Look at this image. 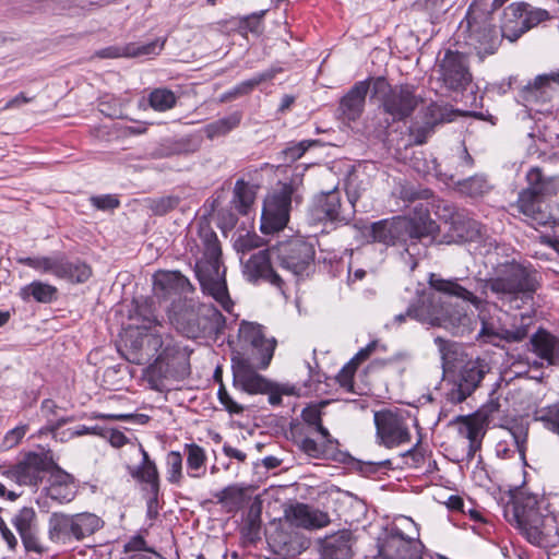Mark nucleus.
Wrapping results in <instances>:
<instances>
[{
	"label": "nucleus",
	"mask_w": 559,
	"mask_h": 559,
	"mask_svg": "<svg viewBox=\"0 0 559 559\" xmlns=\"http://www.w3.org/2000/svg\"><path fill=\"white\" fill-rule=\"evenodd\" d=\"M199 240L202 258L195 263V275L204 294L210 295L227 312L233 309L225 280V269H222V248L216 233L209 224L199 227Z\"/></svg>",
	"instance_id": "f257e3e1"
},
{
	"label": "nucleus",
	"mask_w": 559,
	"mask_h": 559,
	"mask_svg": "<svg viewBox=\"0 0 559 559\" xmlns=\"http://www.w3.org/2000/svg\"><path fill=\"white\" fill-rule=\"evenodd\" d=\"M456 35L479 59L495 55L503 39L493 23L492 9L485 0H474L471 3Z\"/></svg>",
	"instance_id": "f03ea898"
},
{
	"label": "nucleus",
	"mask_w": 559,
	"mask_h": 559,
	"mask_svg": "<svg viewBox=\"0 0 559 559\" xmlns=\"http://www.w3.org/2000/svg\"><path fill=\"white\" fill-rule=\"evenodd\" d=\"M527 187L523 189L516 201L518 211L533 226H545L549 223L559 224L546 202L559 192V178H545L539 168H532L526 174Z\"/></svg>",
	"instance_id": "7ed1b4c3"
},
{
	"label": "nucleus",
	"mask_w": 559,
	"mask_h": 559,
	"mask_svg": "<svg viewBox=\"0 0 559 559\" xmlns=\"http://www.w3.org/2000/svg\"><path fill=\"white\" fill-rule=\"evenodd\" d=\"M435 230L436 224L426 212L415 218L399 216L374 222L367 228L366 236L385 246L406 245V250L409 251L417 241L430 239Z\"/></svg>",
	"instance_id": "20e7f679"
},
{
	"label": "nucleus",
	"mask_w": 559,
	"mask_h": 559,
	"mask_svg": "<svg viewBox=\"0 0 559 559\" xmlns=\"http://www.w3.org/2000/svg\"><path fill=\"white\" fill-rule=\"evenodd\" d=\"M537 273L534 269L520 263H508L499 275L487 281L486 286L501 301H507L520 308V301L526 302L533 298L538 288Z\"/></svg>",
	"instance_id": "39448f33"
},
{
	"label": "nucleus",
	"mask_w": 559,
	"mask_h": 559,
	"mask_svg": "<svg viewBox=\"0 0 559 559\" xmlns=\"http://www.w3.org/2000/svg\"><path fill=\"white\" fill-rule=\"evenodd\" d=\"M105 435L104 438L108 439L114 448L129 445L123 452L129 475L139 484L146 485L156 498L159 491V473L156 463L151 460L143 445L138 441L131 442L123 432L116 429H105Z\"/></svg>",
	"instance_id": "423d86ee"
},
{
	"label": "nucleus",
	"mask_w": 559,
	"mask_h": 559,
	"mask_svg": "<svg viewBox=\"0 0 559 559\" xmlns=\"http://www.w3.org/2000/svg\"><path fill=\"white\" fill-rule=\"evenodd\" d=\"M415 320L433 326H442L453 334L463 335L473 330L474 320L463 308L443 307L435 296L421 298L408 307Z\"/></svg>",
	"instance_id": "0eeeda50"
},
{
	"label": "nucleus",
	"mask_w": 559,
	"mask_h": 559,
	"mask_svg": "<svg viewBox=\"0 0 559 559\" xmlns=\"http://www.w3.org/2000/svg\"><path fill=\"white\" fill-rule=\"evenodd\" d=\"M104 522L94 513L68 514L53 512L48 521V538L56 544L70 545L90 537Z\"/></svg>",
	"instance_id": "6e6552de"
},
{
	"label": "nucleus",
	"mask_w": 559,
	"mask_h": 559,
	"mask_svg": "<svg viewBox=\"0 0 559 559\" xmlns=\"http://www.w3.org/2000/svg\"><path fill=\"white\" fill-rule=\"evenodd\" d=\"M373 90L376 94L381 95L380 107L392 122L404 121L424 102L414 86L408 84L391 86L382 76L373 81Z\"/></svg>",
	"instance_id": "1a4fd4ad"
},
{
	"label": "nucleus",
	"mask_w": 559,
	"mask_h": 559,
	"mask_svg": "<svg viewBox=\"0 0 559 559\" xmlns=\"http://www.w3.org/2000/svg\"><path fill=\"white\" fill-rule=\"evenodd\" d=\"M418 536L415 522L402 516L380 545L377 559H423Z\"/></svg>",
	"instance_id": "9d476101"
},
{
	"label": "nucleus",
	"mask_w": 559,
	"mask_h": 559,
	"mask_svg": "<svg viewBox=\"0 0 559 559\" xmlns=\"http://www.w3.org/2000/svg\"><path fill=\"white\" fill-rule=\"evenodd\" d=\"M310 405L302 409L301 418L307 426L317 431L321 441H317L308 435L299 436L296 440L298 449L307 456L316 460L328 459L332 456L340 447L337 439L333 438L328 428L322 425V406Z\"/></svg>",
	"instance_id": "9b49d317"
},
{
	"label": "nucleus",
	"mask_w": 559,
	"mask_h": 559,
	"mask_svg": "<svg viewBox=\"0 0 559 559\" xmlns=\"http://www.w3.org/2000/svg\"><path fill=\"white\" fill-rule=\"evenodd\" d=\"M147 348L157 354L154 367L164 376L183 373L189 364V352L169 334L152 333L147 336Z\"/></svg>",
	"instance_id": "f8f14e48"
},
{
	"label": "nucleus",
	"mask_w": 559,
	"mask_h": 559,
	"mask_svg": "<svg viewBox=\"0 0 559 559\" xmlns=\"http://www.w3.org/2000/svg\"><path fill=\"white\" fill-rule=\"evenodd\" d=\"M549 19L547 10L534 8L525 2H513L503 11L500 33L502 38L514 43L524 33Z\"/></svg>",
	"instance_id": "ddd939ff"
},
{
	"label": "nucleus",
	"mask_w": 559,
	"mask_h": 559,
	"mask_svg": "<svg viewBox=\"0 0 559 559\" xmlns=\"http://www.w3.org/2000/svg\"><path fill=\"white\" fill-rule=\"evenodd\" d=\"M278 265L295 276L304 275L314 261V247L301 237H294L271 247Z\"/></svg>",
	"instance_id": "4468645a"
},
{
	"label": "nucleus",
	"mask_w": 559,
	"mask_h": 559,
	"mask_svg": "<svg viewBox=\"0 0 559 559\" xmlns=\"http://www.w3.org/2000/svg\"><path fill=\"white\" fill-rule=\"evenodd\" d=\"M376 439L386 449L397 448L412 440L405 413L400 409H381L374 413Z\"/></svg>",
	"instance_id": "2eb2a0df"
},
{
	"label": "nucleus",
	"mask_w": 559,
	"mask_h": 559,
	"mask_svg": "<svg viewBox=\"0 0 559 559\" xmlns=\"http://www.w3.org/2000/svg\"><path fill=\"white\" fill-rule=\"evenodd\" d=\"M537 504L538 496L524 491H522L514 501V514L518 522L530 527L534 540L540 539L542 537H549L552 533H558V528L555 525V516L547 514L540 518L537 512Z\"/></svg>",
	"instance_id": "dca6fc26"
},
{
	"label": "nucleus",
	"mask_w": 559,
	"mask_h": 559,
	"mask_svg": "<svg viewBox=\"0 0 559 559\" xmlns=\"http://www.w3.org/2000/svg\"><path fill=\"white\" fill-rule=\"evenodd\" d=\"M439 80L453 92L463 93L473 86V75L466 55L460 51L445 50L437 64Z\"/></svg>",
	"instance_id": "f3484780"
},
{
	"label": "nucleus",
	"mask_w": 559,
	"mask_h": 559,
	"mask_svg": "<svg viewBox=\"0 0 559 559\" xmlns=\"http://www.w3.org/2000/svg\"><path fill=\"white\" fill-rule=\"evenodd\" d=\"M292 195L293 187L283 185L265 199L261 216L262 233H275L286 226L292 207Z\"/></svg>",
	"instance_id": "a211bd4d"
},
{
	"label": "nucleus",
	"mask_w": 559,
	"mask_h": 559,
	"mask_svg": "<svg viewBox=\"0 0 559 559\" xmlns=\"http://www.w3.org/2000/svg\"><path fill=\"white\" fill-rule=\"evenodd\" d=\"M489 371L490 365L485 358L466 361L460 369L454 386L448 393V400L455 404L462 403L479 386Z\"/></svg>",
	"instance_id": "6ab92c4d"
},
{
	"label": "nucleus",
	"mask_w": 559,
	"mask_h": 559,
	"mask_svg": "<svg viewBox=\"0 0 559 559\" xmlns=\"http://www.w3.org/2000/svg\"><path fill=\"white\" fill-rule=\"evenodd\" d=\"M51 465L52 460L47 454L29 452L22 461L10 467L7 475L20 486H37Z\"/></svg>",
	"instance_id": "aec40b11"
},
{
	"label": "nucleus",
	"mask_w": 559,
	"mask_h": 559,
	"mask_svg": "<svg viewBox=\"0 0 559 559\" xmlns=\"http://www.w3.org/2000/svg\"><path fill=\"white\" fill-rule=\"evenodd\" d=\"M274 259L271 248L260 250L243 262V275L250 283L264 281L271 285L282 288L283 280L273 269L271 260Z\"/></svg>",
	"instance_id": "412c9836"
},
{
	"label": "nucleus",
	"mask_w": 559,
	"mask_h": 559,
	"mask_svg": "<svg viewBox=\"0 0 559 559\" xmlns=\"http://www.w3.org/2000/svg\"><path fill=\"white\" fill-rule=\"evenodd\" d=\"M239 337L243 343L253 347L260 357L261 366L263 368L267 367L276 347V340L266 337L261 324L246 321L240 324Z\"/></svg>",
	"instance_id": "4be33fe9"
},
{
	"label": "nucleus",
	"mask_w": 559,
	"mask_h": 559,
	"mask_svg": "<svg viewBox=\"0 0 559 559\" xmlns=\"http://www.w3.org/2000/svg\"><path fill=\"white\" fill-rule=\"evenodd\" d=\"M559 86V70L537 75L533 82L524 85L519 97L524 106L528 107L537 103H546Z\"/></svg>",
	"instance_id": "5701e85b"
},
{
	"label": "nucleus",
	"mask_w": 559,
	"mask_h": 559,
	"mask_svg": "<svg viewBox=\"0 0 559 559\" xmlns=\"http://www.w3.org/2000/svg\"><path fill=\"white\" fill-rule=\"evenodd\" d=\"M433 163V170L437 176L455 183L457 181L455 180L456 177L464 175L473 167L474 159L465 146H457L442 162L437 163L435 160Z\"/></svg>",
	"instance_id": "b1692460"
},
{
	"label": "nucleus",
	"mask_w": 559,
	"mask_h": 559,
	"mask_svg": "<svg viewBox=\"0 0 559 559\" xmlns=\"http://www.w3.org/2000/svg\"><path fill=\"white\" fill-rule=\"evenodd\" d=\"M285 516L292 525L307 530L322 528L330 524L326 512L299 502L290 506L285 511Z\"/></svg>",
	"instance_id": "393cba45"
},
{
	"label": "nucleus",
	"mask_w": 559,
	"mask_h": 559,
	"mask_svg": "<svg viewBox=\"0 0 559 559\" xmlns=\"http://www.w3.org/2000/svg\"><path fill=\"white\" fill-rule=\"evenodd\" d=\"M153 289L157 297L168 298L192 292L189 280L178 271H158L153 276Z\"/></svg>",
	"instance_id": "a878e982"
},
{
	"label": "nucleus",
	"mask_w": 559,
	"mask_h": 559,
	"mask_svg": "<svg viewBox=\"0 0 559 559\" xmlns=\"http://www.w3.org/2000/svg\"><path fill=\"white\" fill-rule=\"evenodd\" d=\"M370 82L371 79L356 82L341 98L338 110L345 119L356 121L360 118L365 109L367 94L370 90Z\"/></svg>",
	"instance_id": "bb28decb"
},
{
	"label": "nucleus",
	"mask_w": 559,
	"mask_h": 559,
	"mask_svg": "<svg viewBox=\"0 0 559 559\" xmlns=\"http://www.w3.org/2000/svg\"><path fill=\"white\" fill-rule=\"evenodd\" d=\"M313 219L333 223H347L348 218L343 214L341 207V193L338 190H332L321 193L314 200L311 209Z\"/></svg>",
	"instance_id": "cd10ccee"
},
{
	"label": "nucleus",
	"mask_w": 559,
	"mask_h": 559,
	"mask_svg": "<svg viewBox=\"0 0 559 559\" xmlns=\"http://www.w3.org/2000/svg\"><path fill=\"white\" fill-rule=\"evenodd\" d=\"M429 284L439 293L469 302L478 312H483L488 306L485 299L476 296L468 287L461 285L457 278L444 280L431 275Z\"/></svg>",
	"instance_id": "c85d7f7f"
},
{
	"label": "nucleus",
	"mask_w": 559,
	"mask_h": 559,
	"mask_svg": "<svg viewBox=\"0 0 559 559\" xmlns=\"http://www.w3.org/2000/svg\"><path fill=\"white\" fill-rule=\"evenodd\" d=\"M533 353L548 365L559 366V337L539 329L531 337Z\"/></svg>",
	"instance_id": "c756f323"
},
{
	"label": "nucleus",
	"mask_w": 559,
	"mask_h": 559,
	"mask_svg": "<svg viewBox=\"0 0 559 559\" xmlns=\"http://www.w3.org/2000/svg\"><path fill=\"white\" fill-rule=\"evenodd\" d=\"M165 39H155L147 44L130 43L121 47H108L99 52L103 58L151 57L157 56L164 48Z\"/></svg>",
	"instance_id": "7c9ffc66"
},
{
	"label": "nucleus",
	"mask_w": 559,
	"mask_h": 559,
	"mask_svg": "<svg viewBox=\"0 0 559 559\" xmlns=\"http://www.w3.org/2000/svg\"><path fill=\"white\" fill-rule=\"evenodd\" d=\"M269 382L249 366L240 365L234 369V386L248 394L267 392Z\"/></svg>",
	"instance_id": "2f4dec72"
},
{
	"label": "nucleus",
	"mask_w": 559,
	"mask_h": 559,
	"mask_svg": "<svg viewBox=\"0 0 559 559\" xmlns=\"http://www.w3.org/2000/svg\"><path fill=\"white\" fill-rule=\"evenodd\" d=\"M483 312H478L481 321V329L478 336L487 342H493L495 338L504 340L507 342H521L527 336V328L520 325L514 329L498 328L489 322Z\"/></svg>",
	"instance_id": "473e14b6"
},
{
	"label": "nucleus",
	"mask_w": 559,
	"mask_h": 559,
	"mask_svg": "<svg viewBox=\"0 0 559 559\" xmlns=\"http://www.w3.org/2000/svg\"><path fill=\"white\" fill-rule=\"evenodd\" d=\"M92 275L91 267L79 260L70 261L63 254H58L55 276L71 283H84Z\"/></svg>",
	"instance_id": "72a5a7b5"
},
{
	"label": "nucleus",
	"mask_w": 559,
	"mask_h": 559,
	"mask_svg": "<svg viewBox=\"0 0 559 559\" xmlns=\"http://www.w3.org/2000/svg\"><path fill=\"white\" fill-rule=\"evenodd\" d=\"M282 72V68L278 67H272L261 73H258L253 75L251 79L246 80L234 86L233 90L227 92L223 99H231L237 98L239 96L248 95L250 94L257 86H259L261 83L271 81L276 76L277 73Z\"/></svg>",
	"instance_id": "f704fd0d"
},
{
	"label": "nucleus",
	"mask_w": 559,
	"mask_h": 559,
	"mask_svg": "<svg viewBox=\"0 0 559 559\" xmlns=\"http://www.w3.org/2000/svg\"><path fill=\"white\" fill-rule=\"evenodd\" d=\"M350 534L342 532L326 539L323 546L324 557L328 559H347L352 557Z\"/></svg>",
	"instance_id": "c9c22d12"
},
{
	"label": "nucleus",
	"mask_w": 559,
	"mask_h": 559,
	"mask_svg": "<svg viewBox=\"0 0 559 559\" xmlns=\"http://www.w3.org/2000/svg\"><path fill=\"white\" fill-rule=\"evenodd\" d=\"M255 200V187L238 179L233 191L231 203L234 207L241 214L247 215Z\"/></svg>",
	"instance_id": "e433bc0d"
},
{
	"label": "nucleus",
	"mask_w": 559,
	"mask_h": 559,
	"mask_svg": "<svg viewBox=\"0 0 559 559\" xmlns=\"http://www.w3.org/2000/svg\"><path fill=\"white\" fill-rule=\"evenodd\" d=\"M20 296L24 300L32 297L37 302L50 304L57 299L58 289L50 284L34 281L21 288Z\"/></svg>",
	"instance_id": "4c0bfd02"
},
{
	"label": "nucleus",
	"mask_w": 559,
	"mask_h": 559,
	"mask_svg": "<svg viewBox=\"0 0 559 559\" xmlns=\"http://www.w3.org/2000/svg\"><path fill=\"white\" fill-rule=\"evenodd\" d=\"M187 456V471L191 478H201L205 474L206 453L197 443L185 444Z\"/></svg>",
	"instance_id": "58836bf2"
},
{
	"label": "nucleus",
	"mask_w": 559,
	"mask_h": 559,
	"mask_svg": "<svg viewBox=\"0 0 559 559\" xmlns=\"http://www.w3.org/2000/svg\"><path fill=\"white\" fill-rule=\"evenodd\" d=\"M241 118V112L235 111L226 117L219 118L206 124L204 127V133L210 140L226 135L240 124Z\"/></svg>",
	"instance_id": "ea45409f"
},
{
	"label": "nucleus",
	"mask_w": 559,
	"mask_h": 559,
	"mask_svg": "<svg viewBox=\"0 0 559 559\" xmlns=\"http://www.w3.org/2000/svg\"><path fill=\"white\" fill-rule=\"evenodd\" d=\"M457 190L471 198L483 197L491 189V185L484 175H475L455 182Z\"/></svg>",
	"instance_id": "a19ab883"
},
{
	"label": "nucleus",
	"mask_w": 559,
	"mask_h": 559,
	"mask_svg": "<svg viewBox=\"0 0 559 559\" xmlns=\"http://www.w3.org/2000/svg\"><path fill=\"white\" fill-rule=\"evenodd\" d=\"M72 477L68 473L58 471L52 475L51 485L48 488V496L59 501H70L73 496L71 488Z\"/></svg>",
	"instance_id": "79ce46f5"
},
{
	"label": "nucleus",
	"mask_w": 559,
	"mask_h": 559,
	"mask_svg": "<svg viewBox=\"0 0 559 559\" xmlns=\"http://www.w3.org/2000/svg\"><path fill=\"white\" fill-rule=\"evenodd\" d=\"M57 409L58 405L53 400L46 399L41 402L40 412L41 415L46 418L47 425L40 429V433H51L53 437H57L58 429L73 420L72 417H61L57 420H53L52 416L56 415Z\"/></svg>",
	"instance_id": "37998d69"
},
{
	"label": "nucleus",
	"mask_w": 559,
	"mask_h": 559,
	"mask_svg": "<svg viewBox=\"0 0 559 559\" xmlns=\"http://www.w3.org/2000/svg\"><path fill=\"white\" fill-rule=\"evenodd\" d=\"M414 7L435 24L441 21L451 5L447 0H416Z\"/></svg>",
	"instance_id": "c03bdc74"
},
{
	"label": "nucleus",
	"mask_w": 559,
	"mask_h": 559,
	"mask_svg": "<svg viewBox=\"0 0 559 559\" xmlns=\"http://www.w3.org/2000/svg\"><path fill=\"white\" fill-rule=\"evenodd\" d=\"M435 342L439 347L443 370L449 372L455 369V361L460 352L459 345L441 337H437Z\"/></svg>",
	"instance_id": "a18cd8bd"
},
{
	"label": "nucleus",
	"mask_w": 559,
	"mask_h": 559,
	"mask_svg": "<svg viewBox=\"0 0 559 559\" xmlns=\"http://www.w3.org/2000/svg\"><path fill=\"white\" fill-rule=\"evenodd\" d=\"M177 97L167 88H155L148 96L150 106L156 111H167L175 107Z\"/></svg>",
	"instance_id": "49530a36"
},
{
	"label": "nucleus",
	"mask_w": 559,
	"mask_h": 559,
	"mask_svg": "<svg viewBox=\"0 0 559 559\" xmlns=\"http://www.w3.org/2000/svg\"><path fill=\"white\" fill-rule=\"evenodd\" d=\"M166 478L173 485L182 483V455L178 451H170L166 456Z\"/></svg>",
	"instance_id": "de8ad7c7"
},
{
	"label": "nucleus",
	"mask_w": 559,
	"mask_h": 559,
	"mask_svg": "<svg viewBox=\"0 0 559 559\" xmlns=\"http://www.w3.org/2000/svg\"><path fill=\"white\" fill-rule=\"evenodd\" d=\"M180 203V198L177 195H164L159 198H151L146 200L147 209L154 215H166L174 211Z\"/></svg>",
	"instance_id": "09e8293b"
},
{
	"label": "nucleus",
	"mask_w": 559,
	"mask_h": 559,
	"mask_svg": "<svg viewBox=\"0 0 559 559\" xmlns=\"http://www.w3.org/2000/svg\"><path fill=\"white\" fill-rule=\"evenodd\" d=\"M13 524L19 534L37 530V516L33 508H22L13 519Z\"/></svg>",
	"instance_id": "8fccbe9b"
},
{
	"label": "nucleus",
	"mask_w": 559,
	"mask_h": 559,
	"mask_svg": "<svg viewBox=\"0 0 559 559\" xmlns=\"http://www.w3.org/2000/svg\"><path fill=\"white\" fill-rule=\"evenodd\" d=\"M150 334H145L139 338H135L130 344V349L128 355H126V358L135 365H142L145 359L152 355V350L147 348V336Z\"/></svg>",
	"instance_id": "3c124183"
},
{
	"label": "nucleus",
	"mask_w": 559,
	"mask_h": 559,
	"mask_svg": "<svg viewBox=\"0 0 559 559\" xmlns=\"http://www.w3.org/2000/svg\"><path fill=\"white\" fill-rule=\"evenodd\" d=\"M57 261L58 254L53 257H26L19 259L21 264L27 265L44 273H50L52 275L56 273Z\"/></svg>",
	"instance_id": "603ef678"
},
{
	"label": "nucleus",
	"mask_w": 559,
	"mask_h": 559,
	"mask_svg": "<svg viewBox=\"0 0 559 559\" xmlns=\"http://www.w3.org/2000/svg\"><path fill=\"white\" fill-rule=\"evenodd\" d=\"M536 420L543 421L545 427L559 435V402L536 412Z\"/></svg>",
	"instance_id": "864d4df0"
},
{
	"label": "nucleus",
	"mask_w": 559,
	"mask_h": 559,
	"mask_svg": "<svg viewBox=\"0 0 559 559\" xmlns=\"http://www.w3.org/2000/svg\"><path fill=\"white\" fill-rule=\"evenodd\" d=\"M316 143L317 141L314 140H304L298 143H292L281 152L283 156V163L288 164L296 162L297 159L301 158L307 150Z\"/></svg>",
	"instance_id": "5fc2aeb1"
},
{
	"label": "nucleus",
	"mask_w": 559,
	"mask_h": 559,
	"mask_svg": "<svg viewBox=\"0 0 559 559\" xmlns=\"http://www.w3.org/2000/svg\"><path fill=\"white\" fill-rule=\"evenodd\" d=\"M459 431L460 435L468 441L479 440L485 436L483 425L472 418H464L461 423Z\"/></svg>",
	"instance_id": "6e6d98bb"
},
{
	"label": "nucleus",
	"mask_w": 559,
	"mask_h": 559,
	"mask_svg": "<svg viewBox=\"0 0 559 559\" xmlns=\"http://www.w3.org/2000/svg\"><path fill=\"white\" fill-rule=\"evenodd\" d=\"M264 245V240L255 233H246L239 235L235 240L234 247L238 252L247 253L253 249L260 248Z\"/></svg>",
	"instance_id": "4d7b16f0"
},
{
	"label": "nucleus",
	"mask_w": 559,
	"mask_h": 559,
	"mask_svg": "<svg viewBox=\"0 0 559 559\" xmlns=\"http://www.w3.org/2000/svg\"><path fill=\"white\" fill-rule=\"evenodd\" d=\"M507 431L513 442V444L515 445L519 454H520V457L522 460L525 459V444H526V440H527V429L522 426V425H513L509 428H507Z\"/></svg>",
	"instance_id": "13d9d810"
},
{
	"label": "nucleus",
	"mask_w": 559,
	"mask_h": 559,
	"mask_svg": "<svg viewBox=\"0 0 559 559\" xmlns=\"http://www.w3.org/2000/svg\"><path fill=\"white\" fill-rule=\"evenodd\" d=\"M21 539L26 551L41 555L47 551V547L40 542L37 530L21 534Z\"/></svg>",
	"instance_id": "bf43d9fd"
},
{
	"label": "nucleus",
	"mask_w": 559,
	"mask_h": 559,
	"mask_svg": "<svg viewBox=\"0 0 559 559\" xmlns=\"http://www.w3.org/2000/svg\"><path fill=\"white\" fill-rule=\"evenodd\" d=\"M217 396L221 404L229 414H241L243 412V406L233 400L223 384L218 389Z\"/></svg>",
	"instance_id": "052dcab7"
},
{
	"label": "nucleus",
	"mask_w": 559,
	"mask_h": 559,
	"mask_svg": "<svg viewBox=\"0 0 559 559\" xmlns=\"http://www.w3.org/2000/svg\"><path fill=\"white\" fill-rule=\"evenodd\" d=\"M136 312L139 316L143 317L144 329H152L153 326L160 325L157 316L153 312L151 305L147 301L142 304H138Z\"/></svg>",
	"instance_id": "680f3d73"
},
{
	"label": "nucleus",
	"mask_w": 559,
	"mask_h": 559,
	"mask_svg": "<svg viewBox=\"0 0 559 559\" xmlns=\"http://www.w3.org/2000/svg\"><path fill=\"white\" fill-rule=\"evenodd\" d=\"M433 131L431 123L425 122L423 126H412L409 128L411 136L416 145H423L427 142L428 138Z\"/></svg>",
	"instance_id": "e2e57ef3"
},
{
	"label": "nucleus",
	"mask_w": 559,
	"mask_h": 559,
	"mask_svg": "<svg viewBox=\"0 0 559 559\" xmlns=\"http://www.w3.org/2000/svg\"><path fill=\"white\" fill-rule=\"evenodd\" d=\"M215 497L223 504L237 503L242 497V490L235 486H229L217 492Z\"/></svg>",
	"instance_id": "0e129e2a"
},
{
	"label": "nucleus",
	"mask_w": 559,
	"mask_h": 559,
	"mask_svg": "<svg viewBox=\"0 0 559 559\" xmlns=\"http://www.w3.org/2000/svg\"><path fill=\"white\" fill-rule=\"evenodd\" d=\"M90 201L93 206L103 211L114 210L120 204L119 200L111 194L92 197Z\"/></svg>",
	"instance_id": "69168bd1"
},
{
	"label": "nucleus",
	"mask_w": 559,
	"mask_h": 559,
	"mask_svg": "<svg viewBox=\"0 0 559 559\" xmlns=\"http://www.w3.org/2000/svg\"><path fill=\"white\" fill-rule=\"evenodd\" d=\"M360 365L359 361L353 357L340 371L337 378L342 385H348L352 383L353 377Z\"/></svg>",
	"instance_id": "338daca9"
},
{
	"label": "nucleus",
	"mask_w": 559,
	"mask_h": 559,
	"mask_svg": "<svg viewBox=\"0 0 559 559\" xmlns=\"http://www.w3.org/2000/svg\"><path fill=\"white\" fill-rule=\"evenodd\" d=\"M360 365L359 361L353 357L340 371L337 378L342 385H348L352 383L353 377Z\"/></svg>",
	"instance_id": "774afa93"
}]
</instances>
